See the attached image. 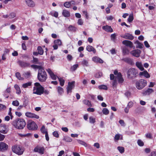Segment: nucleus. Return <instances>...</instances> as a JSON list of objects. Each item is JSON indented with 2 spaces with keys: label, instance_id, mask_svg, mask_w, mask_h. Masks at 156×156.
I'll return each instance as SVG.
<instances>
[{
  "label": "nucleus",
  "instance_id": "12",
  "mask_svg": "<svg viewBox=\"0 0 156 156\" xmlns=\"http://www.w3.org/2000/svg\"><path fill=\"white\" fill-rule=\"evenodd\" d=\"M25 115L28 118H34L37 119L39 118V116L38 115L29 112H26L25 113Z\"/></svg>",
  "mask_w": 156,
  "mask_h": 156
},
{
  "label": "nucleus",
  "instance_id": "53",
  "mask_svg": "<svg viewBox=\"0 0 156 156\" xmlns=\"http://www.w3.org/2000/svg\"><path fill=\"white\" fill-rule=\"evenodd\" d=\"M63 140L67 142H71L72 141V139L71 138L68 136L65 137Z\"/></svg>",
  "mask_w": 156,
  "mask_h": 156
},
{
  "label": "nucleus",
  "instance_id": "27",
  "mask_svg": "<svg viewBox=\"0 0 156 156\" xmlns=\"http://www.w3.org/2000/svg\"><path fill=\"white\" fill-rule=\"evenodd\" d=\"M62 15L65 17H68L70 16L69 11L66 10H63L62 12Z\"/></svg>",
  "mask_w": 156,
  "mask_h": 156
},
{
  "label": "nucleus",
  "instance_id": "63",
  "mask_svg": "<svg viewBox=\"0 0 156 156\" xmlns=\"http://www.w3.org/2000/svg\"><path fill=\"white\" fill-rule=\"evenodd\" d=\"M133 103L132 102L130 101L128 103L127 106L130 108L133 106Z\"/></svg>",
  "mask_w": 156,
  "mask_h": 156
},
{
  "label": "nucleus",
  "instance_id": "46",
  "mask_svg": "<svg viewBox=\"0 0 156 156\" xmlns=\"http://www.w3.org/2000/svg\"><path fill=\"white\" fill-rule=\"evenodd\" d=\"M137 143L138 145L140 147H142L144 145V143L140 139L137 140Z\"/></svg>",
  "mask_w": 156,
  "mask_h": 156
},
{
  "label": "nucleus",
  "instance_id": "1",
  "mask_svg": "<svg viewBox=\"0 0 156 156\" xmlns=\"http://www.w3.org/2000/svg\"><path fill=\"white\" fill-rule=\"evenodd\" d=\"M12 124L16 129H22L25 127L26 122L24 119L18 118L14 120L12 122Z\"/></svg>",
  "mask_w": 156,
  "mask_h": 156
},
{
  "label": "nucleus",
  "instance_id": "48",
  "mask_svg": "<svg viewBox=\"0 0 156 156\" xmlns=\"http://www.w3.org/2000/svg\"><path fill=\"white\" fill-rule=\"evenodd\" d=\"M78 66V64H75L71 67L70 70L72 71H74L76 69Z\"/></svg>",
  "mask_w": 156,
  "mask_h": 156
},
{
  "label": "nucleus",
  "instance_id": "58",
  "mask_svg": "<svg viewBox=\"0 0 156 156\" xmlns=\"http://www.w3.org/2000/svg\"><path fill=\"white\" fill-rule=\"evenodd\" d=\"M64 7L67 8H69L70 7V5L69 2H66L64 4Z\"/></svg>",
  "mask_w": 156,
  "mask_h": 156
},
{
  "label": "nucleus",
  "instance_id": "28",
  "mask_svg": "<svg viewBox=\"0 0 156 156\" xmlns=\"http://www.w3.org/2000/svg\"><path fill=\"white\" fill-rule=\"evenodd\" d=\"M68 30L69 31L75 32L77 30V28L73 25H70L68 27Z\"/></svg>",
  "mask_w": 156,
  "mask_h": 156
},
{
  "label": "nucleus",
  "instance_id": "22",
  "mask_svg": "<svg viewBox=\"0 0 156 156\" xmlns=\"http://www.w3.org/2000/svg\"><path fill=\"white\" fill-rule=\"evenodd\" d=\"M87 50L89 52L92 51L94 54L96 53V49L92 46L88 45L86 47Z\"/></svg>",
  "mask_w": 156,
  "mask_h": 156
},
{
  "label": "nucleus",
  "instance_id": "10",
  "mask_svg": "<svg viewBox=\"0 0 156 156\" xmlns=\"http://www.w3.org/2000/svg\"><path fill=\"white\" fill-rule=\"evenodd\" d=\"M18 64L22 68H26L29 67L30 64L21 60H19L17 62Z\"/></svg>",
  "mask_w": 156,
  "mask_h": 156
},
{
  "label": "nucleus",
  "instance_id": "32",
  "mask_svg": "<svg viewBox=\"0 0 156 156\" xmlns=\"http://www.w3.org/2000/svg\"><path fill=\"white\" fill-rule=\"evenodd\" d=\"M135 43L138 45V46H136V48L140 49H142L143 48V44L140 43L138 41H136L135 42Z\"/></svg>",
  "mask_w": 156,
  "mask_h": 156
},
{
  "label": "nucleus",
  "instance_id": "13",
  "mask_svg": "<svg viewBox=\"0 0 156 156\" xmlns=\"http://www.w3.org/2000/svg\"><path fill=\"white\" fill-rule=\"evenodd\" d=\"M46 71L49 74L51 79L53 80H55L58 78V76L55 75L53 72L51 70L48 68L46 69Z\"/></svg>",
  "mask_w": 156,
  "mask_h": 156
},
{
  "label": "nucleus",
  "instance_id": "3",
  "mask_svg": "<svg viewBox=\"0 0 156 156\" xmlns=\"http://www.w3.org/2000/svg\"><path fill=\"white\" fill-rule=\"evenodd\" d=\"M34 86L33 90V94L40 95L43 94L44 87L39 83H35Z\"/></svg>",
  "mask_w": 156,
  "mask_h": 156
},
{
  "label": "nucleus",
  "instance_id": "30",
  "mask_svg": "<svg viewBox=\"0 0 156 156\" xmlns=\"http://www.w3.org/2000/svg\"><path fill=\"white\" fill-rule=\"evenodd\" d=\"M129 50L126 48H124L122 49V52L123 55H128L129 53Z\"/></svg>",
  "mask_w": 156,
  "mask_h": 156
},
{
  "label": "nucleus",
  "instance_id": "7",
  "mask_svg": "<svg viewBox=\"0 0 156 156\" xmlns=\"http://www.w3.org/2000/svg\"><path fill=\"white\" fill-rule=\"evenodd\" d=\"M27 127L29 130H37L38 127L35 122L32 120H29L28 122Z\"/></svg>",
  "mask_w": 156,
  "mask_h": 156
},
{
  "label": "nucleus",
  "instance_id": "21",
  "mask_svg": "<svg viewBox=\"0 0 156 156\" xmlns=\"http://www.w3.org/2000/svg\"><path fill=\"white\" fill-rule=\"evenodd\" d=\"M30 66L31 68L34 69H38V70H42L43 69H44V67L41 65H31Z\"/></svg>",
  "mask_w": 156,
  "mask_h": 156
},
{
  "label": "nucleus",
  "instance_id": "45",
  "mask_svg": "<svg viewBox=\"0 0 156 156\" xmlns=\"http://www.w3.org/2000/svg\"><path fill=\"white\" fill-rule=\"evenodd\" d=\"M24 76L26 78H28L30 76V71H27L25 72L23 74Z\"/></svg>",
  "mask_w": 156,
  "mask_h": 156
},
{
  "label": "nucleus",
  "instance_id": "20",
  "mask_svg": "<svg viewBox=\"0 0 156 156\" xmlns=\"http://www.w3.org/2000/svg\"><path fill=\"white\" fill-rule=\"evenodd\" d=\"M139 75L140 76H143L146 78H149L150 77V75L146 70L140 72Z\"/></svg>",
  "mask_w": 156,
  "mask_h": 156
},
{
  "label": "nucleus",
  "instance_id": "26",
  "mask_svg": "<svg viewBox=\"0 0 156 156\" xmlns=\"http://www.w3.org/2000/svg\"><path fill=\"white\" fill-rule=\"evenodd\" d=\"M122 60L127 63L129 64H132L133 63V61L132 60L129 58H125L122 59Z\"/></svg>",
  "mask_w": 156,
  "mask_h": 156
},
{
  "label": "nucleus",
  "instance_id": "33",
  "mask_svg": "<svg viewBox=\"0 0 156 156\" xmlns=\"http://www.w3.org/2000/svg\"><path fill=\"white\" fill-rule=\"evenodd\" d=\"M14 88L16 90V93L18 94H20L21 93V91L19 86L17 84L14 85Z\"/></svg>",
  "mask_w": 156,
  "mask_h": 156
},
{
  "label": "nucleus",
  "instance_id": "9",
  "mask_svg": "<svg viewBox=\"0 0 156 156\" xmlns=\"http://www.w3.org/2000/svg\"><path fill=\"white\" fill-rule=\"evenodd\" d=\"M45 149L44 147L37 146L35 147L34 150V152H37L40 154H44Z\"/></svg>",
  "mask_w": 156,
  "mask_h": 156
},
{
  "label": "nucleus",
  "instance_id": "17",
  "mask_svg": "<svg viewBox=\"0 0 156 156\" xmlns=\"http://www.w3.org/2000/svg\"><path fill=\"white\" fill-rule=\"evenodd\" d=\"M102 29L108 33H112L113 31V29L111 26L108 25L103 26Z\"/></svg>",
  "mask_w": 156,
  "mask_h": 156
},
{
  "label": "nucleus",
  "instance_id": "2",
  "mask_svg": "<svg viewBox=\"0 0 156 156\" xmlns=\"http://www.w3.org/2000/svg\"><path fill=\"white\" fill-rule=\"evenodd\" d=\"M138 73L137 69L133 68H131L127 71V77L129 79H133L137 77Z\"/></svg>",
  "mask_w": 156,
  "mask_h": 156
},
{
  "label": "nucleus",
  "instance_id": "40",
  "mask_svg": "<svg viewBox=\"0 0 156 156\" xmlns=\"http://www.w3.org/2000/svg\"><path fill=\"white\" fill-rule=\"evenodd\" d=\"M58 89V91L59 94L60 95L62 94L63 93V89L62 87H58L57 88Z\"/></svg>",
  "mask_w": 156,
  "mask_h": 156
},
{
  "label": "nucleus",
  "instance_id": "50",
  "mask_svg": "<svg viewBox=\"0 0 156 156\" xmlns=\"http://www.w3.org/2000/svg\"><path fill=\"white\" fill-rule=\"evenodd\" d=\"M9 18L12 19L14 18L16 16V13L13 12L10 13L9 15Z\"/></svg>",
  "mask_w": 156,
  "mask_h": 156
},
{
  "label": "nucleus",
  "instance_id": "61",
  "mask_svg": "<svg viewBox=\"0 0 156 156\" xmlns=\"http://www.w3.org/2000/svg\"><path fill=\"white\" fill-rule=\"evenodd\" d=\"M116 35L115 33L112 34L111 36V40L114 41L116 38Z\"/></svg>",
  "mask_w": 156,
  "mask_h": 156
},
{
  "label": "nucleus",
  "instance_id": "23",
  "mask_svg": "<svg viewBox=\"0 0 156 156\" xmlns=\"http://www.w3.org/2000/svg\"><path fill=\"white\" fill-rule=\"evenodd\" d=\"M6 126L4 125L0 126V132L4 134H6L7 133V131L6 130Z\"/></svg>",
  "mask_w": 156,
  "mask_h": 156
},
{
  "label": "nucleus",
  "instance_id": "41",
  "mask_svg": "<svg viewBox=\"0 0 156 156\" xmlns=\"http://www.w3.org/2000/svg\"><path fill=\"white\" fill-rule=\"evenodd\" d=\"M77 141L80 144L82 145L85 147H87V144L85 142L80 140H77Z\"/></svg>",
  "mask_w": 156,
  "mask_h": 156
},
{
  "label": "nucleus",
  "instance_id": "60",
  "mask_svg": "<svg viewBox=\"0 0 156 156\" xmlns=\"http://www.w3.org/2000/svg\"><path fill=\"white\" fill-rule=\"evenodd\" d=\"M146 137L147 138H148L150 139H151L152 138V135L150 133H148L146 134L145 135Z\"/></svg>",
  "mask_w": 156,
  "mask_h": 156
},
{
  "label": "nucleus",
  "instance_id": "56",
  "mask_svg": "<svg viewBox=\"0 0 156 156\" xmlns=\"http://www.w3.org/2000/svg\"><path fill=\"white\" fill-rule=\"evenodd\" d=\"M88 63V61L85 59L83 60L82 62V64L83 66H87Z\"/></svg>",
  "mask_w": 156,
  "mask_h": 156
},
{
  "label": "nucleus",
  "instance_id": "16",
  "mask_svg": "<svg viewBox=\"0 0 156 156\" xmlns=\"http://www.w3.org/2000/svg\"><path fill=\"white\" fill-rule=\"evenodd\" d=\"M141 51L139 49L133 50L131 51L130 53L133 56L138 57L140 56Z\"/></svg>",
  "mask_w": 156,
  "mask_h": 156
},
{
  "label": "nucleus",
  "instance_id": "55",
  "mask_svg": "<svg viewBox=\"0 0 156 156\" xmlns=\"http://www.w3.org/2000/svg\"><path fill=\"white\" fill-rule=\"evenodd\" d=\"M6 108V106L2 104H0V111L4 110Z\"/></svg>",
  "mask_w": 156,
  "mask_h": 156
},
{
  "label": "nucleus",
  "instance_id": "52",
  "mask_svg": "<svg viewBox=\"0 0 156 156\" xmlns=\"http://www.w3.org/2000/svg\"><path fill=\"white\" fill-rule=\"evenodd\" d=\"M41 131L43 134H44L46 133V132H48L45 128V126L44 125L41 128Z\"/></svg>",
  "mask_w": 156,
  "mask_h": 156
},
{
  "label": "nucleus",
  "instance_id": "62",
  "mask_svg": "<svg viewBox=\"0 0 156 156\" xmlns=\"http://www.w3.org/2000/svg\"><path fill=\"white\" fill-rule=\"evenodd\" d=\"M83 20L82 19H80L78 20L77 23L79 25H83Z\"/></svg>",
  "mask_w": 156,
  "mask_h": 156
},
{
  "label": "nucleus",
  "instance_id": "57",
  "mask_svg": "<svg viewBox=\"0 0 156 156\" xmlns=\"http://www.w3.org/2000/svg\"><path fill=\"white\" fill-rule=\"evenodd\" d=\"M52 134L56 138H58L59 137V134L58 133V131H54L52 133Z\"/></svg>",
  "mask_w": 156,
  "mask_h": 156
},
{
  "label": "nucleus",
  "instance_id": "35",
  "mask_svg": "<svg viewBox=\"0 0 156 156\" xmlns=\"http://www.w3.org/2000/svg\"><path fill=\"white\" fill-rule=\"evenodd\" d=\"M37 50H38V52L39 54L40 55H42L43 54L44 51L42 48L41 46H38L37 47Z\"/></svg>",
  "mask_w": 156,
  "mask_h": 156
},
{
  "label": "nucleus",
  "instance_id": "64",
  "mask_svg": "<svg viewBox=\"0 0 156 156\" xmlns=\"http://www.w3.org/2000/svg\"><path fill=\"white\" fill-rule=\"evenodd\" d=\"M144 45L146 48H149L150 47V45L147 41H144Z\"/></svg>",
  "mask_w": 156,
  "mask_h": 156
},
{
  "label": "nucleus",
  "instance_id": "37",
  "mask_svg": "<svg viewBox=\"0 0 156 156\" xmlns=\"http://www.w3.org/2000/svg\"><path fill=\"white\" fill-rule=\"evenodd\" d=\"M16 77L19 80H23L24 78L21 76V75L20 73L17 72L15 73Z\"/></svg>",
  "mask_w": 156,
  "mask_h": 156
},
{
  "label": "nucleus",
  "instance_id": "25",
  "mask_svg": "<svg viewBox=\"0 0 156 156\" xmlns=\"http://www.w3.org/2000/svg\"><path fill=\"white\" fill-rule=\"evenodd\" d=\"M154 92V90L151 88H148L146 90L144 91L143 94L144 95H150L151 93Z\"/></svg>",
  "mask_w": 156,
  "mask_h": 156
},
{
  "label": "nucleus",
  "instance_id": "5",
  "mask_svg": "<svg viewBox=\"0 0 156 156\" xmlns=\"http://www.w3.org/2000/svg\"><path fill=\"white\" fill-rule=\"evenodd\" d=\"M12 152L18 155H21L23 154L24 150L23 148L17 144H15L12 147Z\"/></svg>",
  "mask_w": 156,
  "mask_h": 156
},
{
  "label": "nucleus",
  "instance_id": "42",
  "mask_svg": "<svg viewBox=\"0 0 156 156\" xmlns=\"http://www.w3.org/2000/svg\"><path fill=\"white\" fill-rule=\"evenodd\" d=\"M89 122L91 123H94L96 122L95 118L92 116H90L89 118Z\"/></svg>",
  "mask_w": 156,
  "mask_h": 156
},
{
  "label": "nucleus",
  "instance_id": "24",
  "mask_svg": "<svg viewBox=\"0 0 156 156\" xmlns=\"http://www.w3.org/2000/svg\"><path fill=\"white\" fill-rule=\"evenodd\" d=\"M92 60L94 62H98L100 63H103V61L100 58L97 57H93Z\"/></svg>",
  "mask_w": 156,
  "mask_h": 156
},
{
  "label": "nucleus",
  "instance_id": "8",
  "mask_svg": "<svg viewBox=\"0 0 156 156\" xmlns=\"http://www.w3.org/2000/svg\"><path fill=\"white\" fill-rule=\"evenodd\" d=\"M75 81H72L71 82H69L68 83V85L66 87L67 94L71 93L72 92V90L74 87L75 85Z\"/></svg>",
  "mask_w": 156,
  "mask_h": 156
},
{
  "label": "nucleus",
  "instance_id": "14",
  "mask_svg": "<svg viewBox=\"0 0 156 156\" xmlns=\"http://www.w3.org/2000/svg\"><path fill=\"white\" fill-rule=\"evenodd\" d=\"M8 148V145L3 142L0 143V151H4L6 150Z\"/></svg>",
  "mask_w": 156,
  "mask_h": 156
},
{
  "label": "nucleus",
  "instance_id": "36",
  "mask_svg": "<svg viewBox=\"0 0 156 156\" xmlns=\"http://www.w3.org/2000/svg\"><path fill=\"white\" fill-rule=\"evenodd\" d=\"M102 74L101 72H98L95 73L94 76L96 78H99L102 76Z\"/></svg>",
  "mask_w": 156,
  "mask_h": 156
},
{
  "label": "nucleus",
  "instance_id": "44",
  "mask_svg": "<svg viewBox=\"0 0 156 156\" xmlns=\"http://www.w3.org/2000/svg\"><path fill=\"white\" fill-rule=\"evenodd\" d=\"M103 114L105 115H107L109 113V111L108 109L105 108H103L102 110Z\"/></svg>",
  "mask_w": 156,
  "mask_h": 156
},
{
  "label": "nucleus",
  "instance_id": "49",
  "mask_svg": "<svg viewBox=\"0 0 156 156\" xmlns=\"http://www.w3.org/2000/svg\"><path fill=\"white\" fill-rule=\"evenodd\" d=\"M83 103L88 106H90L91 105V103L88 100H85L83 101Z\"/></svg>",
  "mask_w": 156,
  "mask_h": 156
},
{
  "label": "nucleus",
  "instance_id": "43",
  "mask_svg": "<svg viewBox=\"0 0 156 156\" xmlns=\"http://www.w3.org/2000/svg\"><path fill=\"white\" fill-rule=\"evenodd\" d=\"M31 85V82H29L27 83H24L22 85V87L23 88H26L29 86H30Z\"/></svg>",
  "mask_w": 156,
  "mask_h": 156
},
{
  "label": "nucleus",
  "instance_id": "39",
  "mask_svg": "<svg viewBox=\"0 0 156 156\" xmlns=\"http://www.w3.org/2000/svg\"><path fill=\"white\" fill-rule=\"evenodd\" d=\"M98 88L100 90H107L108 89V87L107 86L105 85L102 84L98 86Z\"/></svg>",
  "mask_w": 156,
  "mask_h": 156
},
{
  "label": "nucleus",
  "instance_id": "18",
  "mask_svg": "<svg viewBox=\"0 0 156 156\" xmlns=\"http://www.w3.org/2000/svg\"><path fill=\"white\" fill-rule=\"evenodd\" d=\"M26 5L28 7H34L35 5L34 2L32 0H25Z\"/></svg>",
  "mask_w": 156,
  "mask_h": 156
},
{
  "label": "nucleus",
  "instance_id": "29",
  "mask_svg": "<svg viewBox=\"0 0 156 156\" xmlns=\"http://www.w3.org/2000/svg\"><path fill=\"white\" fill-rule=\"evenodd\" d=\"M136 66L140 69L141 71H143L144 70V68L143 67L141 63L138 62H136Z\"/></svg>",
  "mask_w": 156,
  "mask_h": 156
},
{
  "label": "nucleus",
  "instance_id": "31",
  "mask_svg": "<svg viewBox=\"0 0 156 156\" xmlns=\"http://www.w3.org/2000/svg\"><path fill=\"white\" fill-rule=\"evenodd\" d=\"M31 62L35 64H37L39 65H41V63L38 62V59L37 58L33 57V60L31 61Z\"/></svg>",
  "mask_w": 156,
  "mask_h": 156
},
{
  "label": "nucleus",
  "instance_id": "34",
  "mask_svg": "<svg viewBox=\"0 0 156 156\" xmlns=\"http://www.w3.org/2000/svg\"><path fill=\"white\" fill-rule=\"evenodd\" d=\"M58 79L60 82V84L61 86H63L64 84L65 80L62 78L58 77Z\"/></svg>",
  "mask_w": 156,
  "mask_h": 156
},
{
  "label": "nucleus",
  "instance_id": "54",
  "mask_svg": "<svg viewBox=\"0 0 156 156\" xmlns=\"http://www.w3.org/2000/svg\"><path fill=\"white\" fill-rule=\"evenodd\" d=\"M12 105L16 106H18L19 105V103L17 100L13 101L12 102Z\"/></svg>",
  "mask_w": 156,
  "mask_h": 156
},
{
  "label": "nucleus",
  "instance_id": "38",
  "mask_svg": "<svg viewBox=\"0 0 156 156\" xmlns=\"http://www.w3.org/2000/svg\"><path fill=\"white\" fill-rule=\"evenodd\" d=\"M117 149L121 154L123 153L125 151V148L122 147L118 146L117 147Z\"/></svg>",
  "mask_w": 156,
  "mask_h": 156
},
{
  "label": "nucleus",
  "instance_id": "59",
  "mask_svg": "<svg viewBox=\"0 0 156 156\" xmlns=\"http://www.w3.org/2000/svg\"><path fill=\"white\" fill-rule=\"evenodd\" d=\"M117 81L116 79L113 80L112 83V85L113 87H116L117 85Z\"/></svg>",
  "mask_w": 156,
  "mask_h": 156
},
{
  "label": "nucleus",
  "instance_id": "11",
  "mask_svg": "<svg viewBox=\"0 0 156 156\" xmlns=\"http://www.w3.org/2000/svg\"><path fill=\"white\" fill-rule=\"evenodd\" d=\"M121 37L126 39L132 40L134 38V37L131 34L126 33L123 35L121 36Z\"/></svg>",
  "mask_w": 156,
  "mask_h": 156
},
{
  "label": "nucleus",
  "instance_id": "15",
  "mask_svg": "<svg viewBox=\"0 0 156 156\" xmlns=\"http://www.w3.org/2000/svg\"><path fill=\"white\" fill-rule=\"evenodd\" d=\"M122 44L125 46L129 47L130 48H132L133 47V43L130 41L125 40L122 41Z\"/></svg>",
  "mask_w": 156,
  "mask_h": 156
},
{
  "label": "nucleus",
  "instance_id": "4",
  "mask_svg": "<svg viewBox=\"0 0 156 156\" xmlns=\"http://www.w3.org/2000/svg\"><path fill=\"white\" fill-rule=\"evenodd\" d=\"M37 78L39 81L41 82L45 81L47 78V75L44 69L42 70L38 71Z\"/></svg>",
  "mask_w": 156,
  "mask_h": 156
},
{
  "label": "nucleus",
  "instance_id": "19",
  "mask_svg": "<svg viewBox=\"0 0 156 156\" xmlns=\"http://www.w3.org/2000/svg\"><path fill=\"white\" fill-rule=\"evenodd\" d=\"M116 78L118 80V83H123L124 79L121 73H119V74L117 75Z\"/></svg>",
  "mask_w": 156,
  "mask_h": 156
},
{
  "label": "nucleus",
  "instance_id": "6",
  "mask_svg": "<svg viewBox=\"0 0 156 156\" xmlns=\"http://www.w3.org/2000/svg\"><path fill=\"white\" fill-rule=\"evenodd\" d=\"M147 84V81L143 79H140L136 82V86L138 90H141Z\"/></svg>",
  "mask_w": 156,
  "mask_h": 156
},
{
  "label": "nucleus",
  "instance_id": "51",
  "mask_svg": "<svg viewBox=\"0 0 156 156\" xmlns=\"http://www.w3.org/2000/svg\"><path fill=\"white\" fill-rule=\"evenodd\" d=\"M55 44L57 45L61 46L62 45V42L59 39L55 40L54 41Z\"/></svg>",
  "mask_w": 156,
  "mask_h": 156
},
{
  "label": "nucleus",
  "instance_id": "47",
  "mask_svg": "<svg viewBox=\"0 0 156 156\" xmlns=\"http://www.w3.org/2000/svg\"><path fill=\"white\" fill-rule=\"evenodd\" d=\"M134 19L133 16V14H130L128 19V21L129 23L131 22Z\"/></svg>",
  "mask_w": 156,
  "mask_h": 156
}]
</instances>
